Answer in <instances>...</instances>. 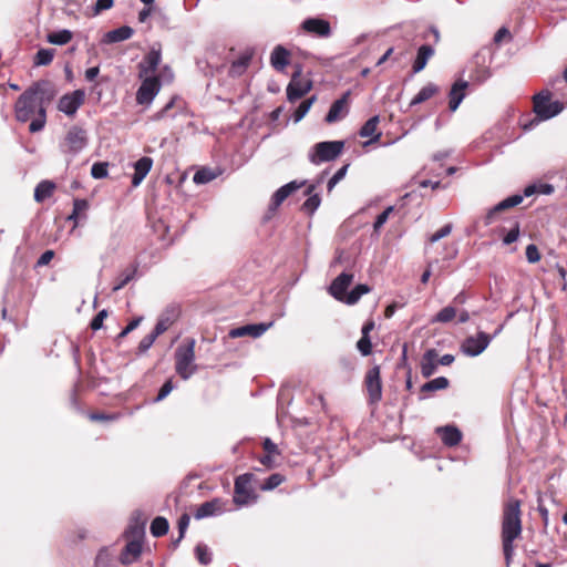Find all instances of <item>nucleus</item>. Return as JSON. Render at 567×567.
Here are the masks:
<instances>
[{
  "mask_svg": "<svg viewBox=\"0 0 567 567\" xmlns=\"http://www.w3.org/2000/svg\"><path fill=\"white\" fill-rule=\"evenodd\" d=\"M55 96L54 86L49 81H38L28 87L14 105L16 118L25 123L31 120L29 131L37 133L43 130L47 121V105Z\"/></svg>",
  "mask_w": 567,
  "mask_h": 567,
  "instance_id": "nucleus-1",
  "label": "nucleus"
},
{
  "mask_svg": "<svg viewBox=\"0 0 567 567\" xmlns=\"http://www.w3.org/2000/svg\"><path fill=\"white\" fill-rule=\"evenodd\" d=\"M520 502L508 499L503 509L502 517V544L506 565L508 566L514 555V540L522 534Z\"/></svg>",
  "mask_w": 567,
  "mask_h": 567,
  "instance_id": "nucleus-2",
  "label": "nucleus"
},
{
  "mask_svg": "<svg viewBox=\"0 0 567 567\" xmlns=\"http://www.w3.org/2000/svg\"><path fill=\"white\" fill-rule=\"evenodd\" d=\"M195 343L194 339H188L186 344L179 346L175 351V370L183 380H188L197 371Z\"/></svg>",
  "mask_w": 567,
  "mask_h": 567,
  "instance_id": "nucleus-3",
  "label": "nucleus"
},
{
  "mask_svg": "<svg viewBox=\"0 0 567 567\" xmlns=\"http://www.w3.org/2000/svg\"><path fill=\"white\" fill-rule=\"evenodd\" d=\"M344 147L343 141L320 142L313 145L308 154L310 163L320 165L324 162L334 161L342 153Z\"/></svg>",
  "mask_w": 567,
  "mask_h": 567,
  "instance_id": "nucleus-4",
  "label": "nucleus"
},
{
  "mask_svg": "<svg viewBox=\"0 0 567 567\" xmlns=\"http://www.w3.org/2000/svg\"><path fill=\"white\" fill-rule=\"evenodd\" d=\"M87 145L86 131L80 126H72L68 131L65 137L60 143V150L63 154L70 155L71 158L76 156Z\"/></svg>",
  "mask_w": 567,
  "mask_h": 567,
  "instance_id": "nucleus-5",
  "label": "nucleus"
},
{
  "mask_svg": "<svg viewBox=\"0 0 567 567\" xmlns=\"http://www.w3.org/2000/svg\"><path fill=\"white\" fill-rule=\"evenodd\" d=\"M533 102L534 112L540 120H549L564 110L561 102L550 100V93L548 91L536 94Z\"/></svg>",
  "mask_w": 567,
  "mask_h": 567,
  "instance_id": "nucleus-6",
  "label": "nucleus"
},
{
  "mask_svg": "<svg viewBox=\"0 0 567 567\" xmlns=\"http://www.w3.org/2000/svg\"><path fill=\"white\" fill-rule=\"evenodd\" d=\"M254 474L245 473L236 477L234 488V502L238 506H245L256 502L257 495L251 488Z\"/></svg>",
  "mask_w": 567,
  "mask_h": 567,
  "instance_id": "nucleus-7",
  "label": "nucleus"
},
{
  "mask_svg": "<svg viewBox=\"0 0 567 567\" xmlns=\"http://www.w3.org/2000/svg\"><path fill=\"white\" fill-rule=\"evenodd\" d=\"M535 193H537V185H528L524 189V195L515 194L503 199L487 212L485 216V225H491L495 220V217L498 213L519 205L523 202L524 196L528 197Z\"/></svg>",
  "mask_w": 567,
  "mask_h": 567,
  "instance_id": "nucleus-8",
  "label": "nucleus"
},
{
  "mask_svg": "<svg viewBox=\"0 0 567 567\" xmlns=\"http://www.w3.org/2000/svg\"><path fill=\"white\" fill-rule=\"evenodd\" d=\"M161 90V82L157 76H144V80L136 92V102L141 105H150Z\"/></svg>",
  "mask_w": 567,
  "mask_h": 567,
  "instance_id": "nucleus-9",
  "label": "nucleus"
},
{
  "mask_svg": "<svg viewBox=\"0 0 567 567\" xmlns=\"http://www.w3.org/2000/svg\"><path fill=\"white\" fill-rule=\"evenodd\" d=\"M491 341L492 337L481 331L476 336L467 337L461 344V350L468 357H476L488 347Z\"/></svg>",
  "mask_w": 567,
  "mask_h": 567,
  "instance_id": "nucleus-10",
  "label": "nucleus"
},
{
  "mask_svg": "<svg viewBox=\"0 0 567 567\" xmlns=\"http://www.w3.org/2000/svg\"><path fill=\"white\" fill-rule=\"evenodd\" d=\"M85 92L75 90L72 93L64 94L59 101V110L69 116H73L80 106L84 103Z\"/></svg>",
  "mask_w": 567,
  "mask_h": 567,
  "instance_id": "nucleus-11",
  "label": "nucleus"
},
{
  "mask_svg": "<svg viewBox=\"0 0 567 567\" xmlns=\"http://www.w3.org/2000/svg\"><path fill=\"white\" fill-rule=\"evenodd\" d=\"M365 385L371 403H377L382 398V384L380 377V367L374 365L365 374Z\"/></svg>",
  "mask_w": 567,
  "mask_h": 567,
  "instance_id": "nucleus-12",
  "label": "nucleus"
},
{
  "mask_svg": "<svg viewBox=\"0 0 567 567\" xmlns=\"http://www.w3.org/2000/svg\"><path fill=\"white\" fill-rule=\"evenodd\" d=\"M311 90V82L300 79V72H296L287 86V99L295 102L301 99Z\"/></svg>",
  "mask_w": 567,
  "mask_h": 567,
  "instance_id": "nucleus-13",
  "label": "nucleus"
},
{
  "mask_svg": "<svg viewBox=\"0 0 567 567\" xmlns=\"http://www.w3.org/2000/svg\"><path fill=\"white\" fill-rule=\"evenodd\" d=\"M274 322H261V323H251L241 327L234 328L229 331L228 336L230 338H241L249 336L251 338L261 337L270 327H272Z\"/></svg>",
  "mask_w": 567,
  "mask_h": 567,
  "instance_id": "nucleus-14",
  "label": "nucleus"
},
{
  "mask_svg": "<svg viewBox=\"0 0 567 567\" xmlns=\"http://www.w3.org/2000/svg\"><path fill=\"white\" fill-rule=\"evenodd\" d=\"M183 100L174 95L171 97V100L165 104L163 109L154 113L150 120L153 122H158L164 118H175L182 111H183Z\"/></svg>",
  "mask_w": 567,
  "mask_h": 567,
  "instance_id": "nucleus-15",
  "label": "nucleus"
},
{
  "mask_svg": "<svg viewBox=\"0 0 567 567\" xmlns=\"http://www.w3.org/2000/svg\"><path fill=\"white\" fill-rule=\"evenodd\" d=\"M353 275L349 272L340 274L330 285L329 292L337 300L343 302V297L347 296V290L352 284Z\"/></svg>",
  "mask_w": 567,
  "mask_h": 567,
  "instance_id": "nucleus-16",
  "label": "nucleus"
},
{
  "mask_svg": "<svg viewBox=\"0 0 567 567\" xmlns=\"http://www.w3.org/2000/svg\"><path fill=\"white\" fill-rule=\"evenodd\" d=\"M161 60H162L161 48L152 47L150 52L144 56V59L140 63L141 78L142 76H151L150 74H153L156 71L157 66L161 63Z\"/></svg>",
  "mask_w": 567,
  "mask_h": 567,
  "instance_id": "nucleus-17",
  "label": "nucleus"
},
{
  "mask_svg": "<svg viewBox=\"0 0 567 567\" xmlns=\"http://www.w3.org/2000/svg\"><path fill=\"white\" fill-rule=\"evenodd\" d=\"M349 96L350 92H346L340 99L336 100L331 104L330 110L326 115L327 123L340 121L348 114Z\"/></svg>",
  "mask_w": 567,
  "mask_h": 567,
  "instance_id": "nucleus-18",
  "label": "nucleus"
},
{
  "mask_svg": "<svg viewBox=\"0 0 567 567\" xmlns=\"http://www.w3.org/2000/svg\"><path fill=\"white\" fill-rule=\"evenodd\" d=\"M225 511V502H223L219 498H214L212 501L200 504L194 516L196 519H203L206 517L220 515Z\"/></svg>",
  "mask_w": 567,
  "mask_h": 567,
  "instance_id": "nucleus-19",
  "label": "nucleus"
},
{
  "mask_svg": "<svg viewBox=\"0 0 567 567\" xmlns=\"http://www.w3.org/2000/svg\"><path fill=\"white\" fill-rule=\"evenodd\" d=\"M302 29L320 38H328L331 34L330 23L319 18H309L302 22Z\"/></svg>",
  "mask_w": 567,
  "mask_h": 567,
  "instance_id": "nucleus-20",
  "label": "nucleus"
},
{
  "mask_svg": "<svg viewBox=\"0 0 567 567\" xmlns=\"http://www.w3.org/2000/svg\"><path fill=\"white\" fill-rule=\"evenodd\" d=\"M380 123V116L374 115L370 117L360 128L359 135L361 137H369L370 140L364 143V146L373 144L378 142L382 135V133L378 130V125Z\"/></svg>",
  "mask_w": 567,
  "mask_h": 567,
  "instance_id": "nucleus-21",
  "label": "nucleus"
},
{
  "mask_svg": "<svg viewBox=\"0 0 567 567\" xmlns=\"http://www.w3.org/2000/svg\"><path fill=\"white\" fill-rule=\"evenodd\" d=\"M468 86L466 81H456L449 93V109L455 112L465 97V90Z\"/></svg>",
  "mask_w": 567,
  "mask_h": 567,
  "instance_id": "nucleus-22",
  "label": "nucleus"
},
{
  "mask_svg": "<svg viewBox=\"0 0 567 567\" xmlns=\"http://www.w3.org/2000/svg\"><path fill=\"white\" fill-rule=\"evenodd\" d=\"M436 433L440 435L444 445L450 447L457 445L462 440L461 431L453 425L437 427Z\"/></svg>",
  "mask_w": 567,
  "mask_h": 567,
  "instance_id": "nucleus-23",
  "label": "nucleus"
},
{
  "mask_svg": "<svg viewBox=\"0 0 567 567\" xmlns=\"http://www.w3.org/2000/svg\"><path fill=\"white\" fill-rule=\"evenodd\" d=\"M142 543L143 542L137 539L127 540V544L125 545L120 557V560L123 565H130L140 557L142 553Z\"/></svg>",
  "mask_w": 567,
  "mask_h": 567,
  "instance_id": "nucleus-24",
  "label": "nucleus"
},
{
  "mask_svg": "<svg viewBox=\"0 0 567 567\" xmlns=\"http://www.w3.org/2000/svg\"><path fill=\"white\" fill-rule=\"evenodd\" d=\"M152 165H153V159L147 156L141 157L134 164V174L132 177L133 186L136 187L142 183V181L145 178V176L150 173Z\"/></svg>",
  "mask_w": 567,
  "mask_h": 567,
  "instance_id": "nucleus-25",
  "label": "nucleus"
},
{
  "mask_svg": "<svg viewBox=\"0 0 567 567\" xmlns=\"http://www.w3.org/2000/svg\"><path fill=\"white\" fill-rule=\"evenodd\" d=\"M289 51L282 45H277L271 52L270 63L277 71H282L289 64Z\"/></svg>",
  "mask_w": 567,
  "mask_h": 567,
  "instance_id": "nucleus-26",
  "label": "nucleus"
},
{
  "mask_svg": "<svg viewBox=\"0 0 567 567\" xmlns=\"http://www.w3.org/2000/svg\"><path fill=\"white\" fill-rule=\"evenodd\" d=\"M437 352L435 349H429L422 357L421 373L424 378H430L437 368Z\"/></svg>",
  "mask_w": 567,
  "mask_h": 567,
  "instance_id": "nucleus-27",
  "label": "nucleus"
},
{
  "mask_svg": "<svg viewBox=\"0 0 567 567\" xmlns=\"http://www.w3.org/2000/svg\"><path fill=\"white\" fill-rule=\"evenodd\" d=\"M433 54H434V49L431 45H429V44L421 45L417 50L416 58L412 65L413 72L414 73L421 72L425 68L427 61L433 56Z\"/></svg>",
  "mask_w": 567,
  "mask_h": 567,
  "instance_id": "nucleus-28",
  "label": "nucleus"
},
{
  "mask_svg": "<svg viewBox=\"0 0 567 567\" xmlns=\"http://www.w3.org/2000/svg\"><path fill=\"white\" fill-rule=\"evenodd\" d=\"M134 33V30L128 25H123L117 29L111 30L105 33L103 42L116 43L130 39Z\"/></svg>",
  "mask_w": 567,
  "mask_h": 567,
  "instance_id": "nucleus-29",
  "label": "nucleus"
},
{
  "mask_svg": "<svg viewBox=\"0 0 567 567\" xmlns=\"http://www.w3.org/2000/svg\"><path fill=\"white\" fill-rule=\"evenodd\" d=\"M176 312L174 309H167L164 313L158 318L153 332L155 336L159 337L164 333L176 320Z\"/></svg>",
  "mask_w": 567,
  "mask_h": 567,
  "instance_id": "nucleus-30",
  "label": "nucleus"
},
{
  "mask_svg": "<svg viewBox=\"0 0 567 567\" xmlns=\"http://www.w3.org/2000/svg\"><path fill=\"white\" fill-rule=\"evenodd\" d=\"M440 87L434 83H427L425 86H423L419 93L412 99L410 105H417L421 104L431 97H433L436 93H439Z\"/></svg>",
  "mask_w": 567,
  "mask_h": 567,
  "instance_id": "nucleus-31",
  "label": "nucleus"
},
{
  "mask_svg": "<svg viewBox=\"0 0 567 567\" xmlns=\"http://www.w3.org/2000/svg\"><path fill=\"white\" fill-rule=\"evenodd\" d=\"M138 265L134 264L123 270L120 276L117 277L116 284L113 287V291H118L122 288H124L130 281H132L137 274Z\"/></svg>",
  "mask_w": 567,
  "mask_h": 567,
  "instance_id": "nucleus-32",
  "label": "nucleus"
},
{
  "mask_svg": "<svg viewBox=\"0 0 567 567\" xmlns=\"http://www.w3.org/2000/svg\"><path fill=\"white\" fill-rule=\"evenodd\" d=\"M145 524L146 519H141V522H131L127 529L125 530V537L127 540L137 539L143 542L145 535Z\"/></svg>",
  "mask_w": 567,
  "mask_h": 567,
  "instance_id": "nucleus-33",
  "label": "nucleus"
},
{
  "mask_svg": "<svg viewBox=\"0 0 567 567\" xmlns=\"http://www.w3.org/2000/svg\"><path fill=\"white\" fill-rule=\"evenodd\" d=\"M316 186L310 185L307 190L306 195H309V197L306 199V202L302 204V209L308 214H313L318 207L320 206L321 198L318 194H312Z\"/></svg>",
  "mask_w": 567,
  "mask_h": 567,
  "instance_id": "nucleus-34",
  "label": "nucleus"
},
{
  "mask_svg": "<svg viewBox=\"0 0 567 567\" xmlns=\"http://www.w3.org/2000/svg\"><path fill=\"white\" fill-rule=\"evenodd\" d=\"M73 38V33L68 30L63 29L56 32H51L47 35V41L51 44L55 45H64L69 43Z\"/></svg>",
  "mask_w": 567,
  "mask_h": 567,
  "instance_id": "nucleus-35",
  "label": "nucleus"
},
{
  "mask_svg": "<svg viewBox=\"0 0 567 567\" xmlns=\"http://www.w3.org/2000/svg\"><path fill=\"white\" fill-rule=\"evenodd\" d=\"M370 291V287L365 284L357 285L350 292L343 297V302L347 305H355L360 298Z\"/></svg>",
  "mask_w": 567,
  "mask_h": 567,
  "instance_id": "nucleus-36",
  "label": "nucleus"
},
{
  "mask_svg": "<svg viewBox=\"0 0 567 567\" xmlns=\"http://www.w3.org/2000/svg\"><path fill=\"white\" fill-rule=\"evenodd\" d=\"M54 184L49 181H42L34 189V199L39 203L50 197L53 193Z\"/></svg>",
  "mask_w": 567,
  "mask_h": 567,
  "instance_id": "nucleus-37",
  "label": "nucleus"
},
{
  "mask_svg": "<svg viewBox=\"0 0 567 567\" xmlns=\"http://www.w3.org/2000/svg\"><path fill=\"white\" fill-rule=\"evenodd\" d=\"M169 528L168 520L165 517L157 516L153 519L151 524V534L154 537H161L167 534Z\"/></svg>",
  "mask_w": 567,
  "mask_h": 567,
  "instance_id": "nucleus-38",
  "label": "nucleus"
},
{
  "mask_svg": "<svg viewBox=\"0 0 567 567\" xmlns=\"http://www.w3.org/2000/svg\"><path fill=\"white\" fill-rule=\"evenodd\" d=\"M449 386V380L445 377L435 378L429 382H425L421 386L422 392H434L437 390H444Z\"/></svg>",
  "mask_w": 567,
  "mask_h": 567,
  "instance_id": "nucleus-39",
  "label": "nucleus"
},
{
  "mask_svg": "<svg viewBox=\"0 0 567 567\" xmlns=\"http://www.w3.org/2000/svg\"><path fill=\"white\" fill-rule=\"evenodd\" d=\"M54 49H40L34 55V65H49L54 58Z\"/></svg>",
  "mask_w": 567,
  "mask_h": 567,
  "instance_id": "nucleus-40",
  "label": "nucleus"
},
{
  "mask_svg": "<svg viewBox=\"0 0 567 567\" xmlns=\"http://www.w3.org/2000/svg\"><path fill=\"white\" fill-rule=\"evenodd\" d=\"M456 315L457 311L454 307L446 306L436 313L432 322L447 323L452 321L456 317Z\"/></svg>",
  "mask_w": 567,
  "mask_h": 567,
  "instance_id": "nucleus-41",
  "label": "nucleus"
},
{
  "mask_svg": "<svg viewBox=\"0 0 567 567\" xmlns=\"http://www.w3.org/2000/svg\"><path fill=\"white\" fill-rule=\"evenodd\" d=\"M195 555L199 564L202 565H208L212 561V551L205 544H198L195 547Z\"/></svg>",
  "mask_w": 567,
  "mask_h": 567,
  "instance_id": "nucleus-42",
  "label": "nucleus"
},
{
  "mask_svg": "<svg viewBox=\"0 0 567 567\" xmlns=\"http://www.w3.org/2000/svg\"><path fill=\"white\" fill-rule=\"evenodd\" d=\"M215 177L216 174L210 168H202L194 174L193 181L195 184H206Z\"/></svg>",
  "mask_w": 567,
  "mask_h": 567,
  "instance_id": "nucleus-43",
  "label": "nucleus"
},
{
  "mask_svg": "<svg viewBox=\"0 0 567 567\" xmlns=\"http://www.w3.org/2000/svg\"><path fill=\"white\" fill-rule=\"evenodd\" d=\"M284 482V476L279 473L271 474L265 482L261 484L260 488L262 491H272L278 487Z\"/></svg>",
  "mask_w": 567,
  "mask_h": 567,
  "instance_id": "nucleus-44",
  "label": "nucleus"
},
{
  "mask_svg": "<svg viewBox=\"0 0 567 567\" xmlns=\"http://www.w3.org/2000/svg\"><path fill=\"white\" fill-rule=\"evenodd\" d=\"M313 101H315V97L312 96L308 100L302 101L299 104V106L297 107V110L293 113L295 122H299L305 117V115L309 112Z\"/></svg>",
  "mask_w": 567,
  "mask_h": 567,
  "instance_id": "nucleus-45",
  "label": "nucleus"
},
{
  "mask_svg": "<svg viewBox=\"0 0 567 567\" xmlns=\"http://www.w3.org/2000/svg\"><path fill=\"white\" fill-rule=\"evenodd\" d=\"M189 516L187 514H183L178 519V537L173 542V545L176 547L181 540L184 538V535L189 525Z\"/></svg>",
  "mask_w": 567,
  "mask_h": 567,
  "instance_id": "nucleus-46",
  "label": "nucleus"
},
{
  "mask_svg": "<svg viewBox=\"0 0 567 567\" xmlns=\"http://www.w3.org/2000/svg\"><path fill=\"white\" fill-rule=\"evenodd\" d=\"M107 163L97 162L92 165L91 175L93 178L101 179L107 176Z\"/></svg>",
  "mask_w": 567,
  "mask_h": 567,
  "instance_id": "nucleus-47",
  "label": "nucleus"
},
{
  "mask_svg": "<svg viewBox=\"0 0 567 567\" xmlns=\"http://www.w3.org/2000/svg\"><path fill=\"white\" fill-rule=\"evenodd\" d=\"M519 236V224L518 221L513 223V227L503 237L504 245H511L518 239Z\"/></svg>",
  "mask_w": 567,
  "mask_h": 567,
  "instance_id": "nucleus-48",
  "label": "nucleus"
},
{
  "mask_svg": "<svg viewBox=\"0 0 567 567\" xmlns=\"http://www.w3.org/2000/svg\"><path fill=\"white\" fill-rule=\"evenodd\" d=\"M348 167L349 165H343L342 167H340L334 174L333 176L329 179L328 182V192H331L333 189V187L341 181L344 178L346 174H347V171H348Z\"/></svg>",
  "mask_w": 567,
  "mask_h": 567,
  "instance_id": "nucleus-49",
  "label": "nucleus"
},
{
  "mask_svg": "<svg viewBox=\"0 0 567 567\" xmlns=\"http://www.w3.org/2000/svg\"><path fill=\"white\" fill-rule=\"evenodd\" d=\"M357 349L364 357L369 355L372 351V343L370 337H361L357 342Z\"/></svg>",
  "mask_w": 567,
  "mask_h": 567,
  "instance_id": "nucleus-50",
  "label": "nucleus"
},
{
  "mask_svg": "<svg viewBox=\"0 0 567 567\" xmlns=\"http://www.w3.org/2000/svg\"><path fill=\"white\" fill-rule=\"evenodd\" d=\"M451 231H452V224H446L441 229H439L433 235H431V237L429 238L430 244H434V243L439 241L440 239L449 236L451 234Z\"/></svg>",
  "mask_w": 567,
  "mask_h": 567,
  "instance_id": "nucleus-51",
  "label": "nucleus"
},
{
  "mask_svg": "<svg viewBox=\"0 0 567 567\" xmlns=\"http://www.w3.org/2000/svg\"><path fill=\"white\" fill-rule=\"evenodd\" d=\"M286 198H287L286 189L281 188V187L278 188L271 197L270 208L276 209L277 207H279L282 204V202Z\"/></svg>",
  "mask_w": 567,
  "mask_h": 567,
  "instance_id": "nucleus-52",
  "label": "nucleus"
},
{
  "mask_svg": "<svg viewBox=\"0 0 567 567\" xmlns=\"http://www.w3.org/2000/svg\"><path fill=\"white\" fill-rule=\"evenodd\" d=\"M526 259L530 264H535L540 260V254L536 245L530 244L526 247Z\"/></svg>",
  "mask_w": 567,
  "mask_h": 567,
  "instance_id": "nucleus-53",
  "label": "nucleus"
},
{
  "mask_svg": "<svg viewBox=\"0 0 567 567\" xmlns=\"http://www.w3.org/2000/svg\"><path fill=\"white\" fill-rule=\"evenodd\" d=\"M393 212V206H389L385 208L380 215H378L373 228L374 230H379L388 220L390 214Z\"/></svg>",
  "mask_w": 567,
  "mask_h": 567,
  "instance_id": "nucleus-54",
  "label": "nucleus"
},
{
  "mask_svg": "<svg viewBox=\"0 0 567 567\" xmlns=\"http://www.w3.org/2000/svg\"><path fill=\"white\" fill-rule=\"evenodd\" d=\"M156 339H157V336H155V333L153 331L151 333L146 334L141 340V342L138 344V350L141 352L147 351L153 346V343L155 342Z\"/></svg>",
  "mask_w": 567,
  "mask_h": 567,
  "instance_id": "nucleus-55",
  "label": "nucleus"
},
{
  "mask_svg": "<svg viewBox=\"0 0 567 567\" xmlns=\"http://www.w3.org/2000/svg\"><path fill=\"white\" fill-rule=\"evenodd\" d=\"M107 317V310L103 309L101 310L91 321V329L92 330H99L103 326L104 319Z\"/></svg>",
  "mask_w": 567,
  "mask_h": 567,
  "instance_id": "nucleus-56",
  "label": "nucleus"
},
{
  "mask_svg": "<svg viewBox=\"0 0 567 567\" xmlns=\"http://www.w3.org/2000/svg\"><path fill=\"white\" fill-rule=\"evenodd\" d=\"M174 389L172 380H167L158 391L155 402L164 400Z\"/></svg>",
  "mask_w": 567,
  "mask_h": 567,
  "instance_id": "nucleus-57",
  "label": "nucleus"
},
{
  "mask_svg": "<svg viewBox=\"0 0 567 567\" xmlns=\"http://www.w3.org/2000/svg\"><path fill=\"white\" fill-rule=\"evenodd\" d=\"M87 208V203L84 199H75L73 203V212L69 219H75L76 216Z\"/></svg>",
  "mask_w": 567,
  "mask_h": 567,
  "instance_id": "nucleus-58",
  "label": "nucleus"
},
{
  "mask_svg": "<svg viewBox=\"0 0 567 567\" xmlns=\"http://www.w3.org/2000/svg\"><path fill=\"white\" fill-rule=\"evenodd\" d=\"M143 320V317H138V318H135L133 319L118 334V338H124L126 337L130 332H132L133 330H135L140 323L142 322Z\"/></svg>",
  "mask_w": 567,
  "mask_h": 567,
  "instance_id": "nucleus-59",
  "label": "nucleus"
},
{
  "mask_svg": "<svg viewBox=\"0 0 567 567\" xmlns=\"http://www.w3.org/2000/svg\"><path fill=\"white\" fill-rule=\"evenodd\" d=\"M110 560L107 549H101L95 558L96 567H106Z\"/></svg>",
  "mask_w": 567,
  "mask_h": 567,
  "instance_id": "nucleus-60",
  "label": "nucleus"
},
{
  "mask_svg": "<svg viewBox=\"0 0 567 567\" xmlns=\"http://www.w3.org/2000/svg\"><path fill=\"white\" fill-rule=\"evenodd\" d=\"M54 257L53 250H45L38 259L35 266L43 267L47 266Z\"/></svg>",
  "mask_w": 567,
  "mask_h": 567,
  "instance_id": "nucleus-61",
  "label": "nucleus"
},
{
  "mask_svg": "<svg viewBox=\"0 0 567 567\" xmlns=\"http://www.w3.org/2000/svg\"><path fill=\"white\" fill-rule=\"evenodd\" d=\"M113 2L114 0H96V3L94 6L95 14H99L100 12L112 8Z\"/></svg>",
  "mask_w": 567,
  "mask_h": 567,
  "instance_id": "nucleus-62",
  "label": "nucleus"
},
{
  "mask_svg": "<svg viewBox=\"0 0 567 567\" xmlns=\"http://www.w3.org/2000/svg\"><path fill=\"white\" fill-rule=\"evenodd\" d=\"M90 420L92 421H114L117 419L116 414L91 413Z\"/></svg>",
  "mask_w": 567,
  "mask_h": 567,
  "instance_id": "nucleus-63",
  "label": "nucleus"
},
{
  "mask_svg": "<svg viewBox=\"0 0 567 567\" xmlns=\"http://www.w3.org/2000/svg\"><path fill=\"white\" fill-rule=\"evenodd\" d=\"M262 446L268 454H278L277 445L270 439H265Z\"/></svg>",
  "mask_w": 567,
  "mask_h": 567,
  "instance_id": "nucleus-64",
  "label": "nucleus"
}]
</instances>
